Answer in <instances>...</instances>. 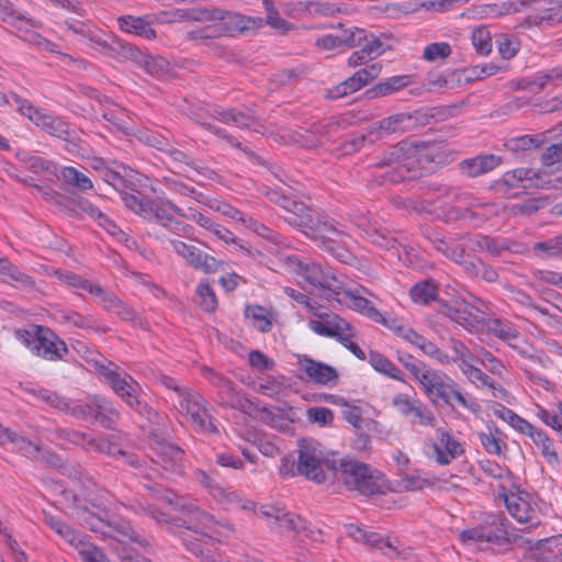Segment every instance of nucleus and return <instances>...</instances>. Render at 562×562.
I'll use <instances>...</instances> for the list:
<instances>
[{"label": "nucleus", "mask_w": 562, "mask_h": 562, "mask_svg": "<svg viewBox=\"0 0 562 562\" xmlns=\"http://www.w3.org/2000/svg\"><path fill=\"white\" fill-rule=\"evenodd\" d=\"M119 25L122 31L133 33L147 40L155 38L157 33L144 18L125 15L119 18Z\"/></svg>", "instance_id": "nucleus-42"}, {"label": "nucleus", "mask_w": 562, "mask_h": 562, "mask_svg": "<svg viewBox=\"0 0 562 562\" xmlns=\"http://www.w3.org/2000/svg\"><path fill=\"white\" fill-rule=\"evenodd\" d=\"M351 32H361L363 37H361L360 43L357 46H361V48L366 52L367 57L371 60L381 56L385 49L386 45L379 37L373 34L367 35L366 31L362 29L353 27Z\"/></svg>", "instance_id": "nucleus-51"}, {"label": "nucleus", "mask_w": 562, "mask_h": 562, "mask_svg": "<svg viewBox=\"0 0 562 562\" xmlns=\"http://www.w3.org/2000/svg\"><path fill=\"white\" fill-rule=\"evenodd\" d=\"M499 206L496 203L480 202V206L475 210H471L468 220L465 222L474 226H481L488 220L499 214Z\"/></svg>", "instance_id": "nucleus-52"}, {"label": "nucleus", "mask_w": 562, "mask_h": 562, "mask_svg": "<svg viewBox=\"0 0 562 562\" xmlns=\"http://www.w3.org/2000/svg\"><path fill=\"white\" fill-rule=\"evenodd\" d=\"M346 531L355 541L376 548L391 559L398 554L397 548L390 540H384L383 537L376 532L367 531L353 524L347 525Z\"/></svg>", "instance_id": "nucleus-29"}, {"label": "nucleus", "mask_w": 562, "mask_h": 562, "mask_svg": "<svg viewBox=\"0 0 562 562\" xmlns=\"http://www.w3.org/2000/svg\"><path fill=\"white\" fill-rule=\"evenodd\" d=\"M293 211L285 216V221L301 229L306 236L315 243L321 240L326 234L342 236L344 231L334 225L333 222L325 220L317 211L307 207L303 203H292Z\"/></svg>", "instance_id": "nucleus-6"}, {"label": "nucleus", "mask_w": 562, "mask_h": 562, "mask_svg": "<svg viewBox=\"0 0 562 562\" xmlns=\"http://www.w3.org/2000/svg\"><path fill=\"white\" fill-rule=\"evenodd\" d=\"M314 315L319 319H311L308 327L319 336L335 338L339 341L348 330H351V324L337 314H321L315 311Z\"/></svg>", "instance_id": "nucleus-26"}, {"label": "nucleus", "mask_w": 562, "mask_h": 562, "mask_svg": "<svg viewBox=\"0 0 562 562\" xmlns=\"http://www.w3.org/2000/svg\"><path fill=\"white\" fill-rule=\"evenodd\" d=\"M291 266L296 273L308 284L318 289L336 290L337 279L329 268H323L313 261H303L297 257L289 258Z\"/></svg>", "instance_id": "nucleus-19"}, {"label": "nucleus", "mask_w": 562, "mask_h": 562, "mask_svg": "<svg viewBox=\"0 0 562 562\" xmlns=\"http://www.w3.org/2000/svg\"><path fill=\"white\" fill-rule=\"evenodd\" d=\"M71 440L78 445H82L89 450L109 453L113 456H116L117 453L122 456L125 459V462L131 467L138 469L140 472H144L146 470V461L143 458L131 452H125L119 449L116 446H113L103 439L91 438L86 434L75 431L72 432Z\"/></svg>", "instance_id": "nucleus-23"}, {"label": "nucleus", "mask_w": 562, "mask_h": 562, "mask_svg": "<svg viewBox=\"0 0 562 562\" xmlns=\"http://www.w3.org/2000/svg\"><path fill=\"white\" fill-rule=\"evenodd\" d=\"M9 105L11 108L16 109L22 115L33 120V114L35 113V109L31 103L23 100L16 94H4L0 92V105Z\"/></svg>", "instance_id": "nucleus-61"}, {"label": "nucleus", "mask_w": 562, "mask_h": 562, "mask_svg": "<svg viewBox=\"0 0 562 562\" xmlns=\"http://www.w3.org/2000/svg\"><path fill=\"white\" fill-rule=\"evenodd\" d=\"M472 45L480 55H488L492 52V35L487 27L480 26L472 32Z\"/></svg>", "instance_id": "nucleus-55"}, {"label": "nucleus", "mask_w": 562, "mask_h": 562, "mask_svg": "<svg viewBox=\"0 0 562 562\" xmlns=\"http://www.w3.org/2000/svg\"><path fill=\"white\" fill-rule=\"evenodd\" d=\"M412 82V76H393L367 90V95L370 99L390 95L409 86Z\"/></svg>", "instance_id": "nucleus-39"}, {"label": "nucleus", "mask_w": 562, "mask_h": 562, "mask_svg": "<svg viewBox=\"0 0 562 562\" xmlns=\"http://www.w3.org/2000/svg\"><path fill=\"white\" fill-rule=\"evenodd\" d=\"M60 178L67 186L74 187L79 191H87L93 188L91 179L75 167H64L60 170Z\"/></svg>", "instance_id": "nucleus-49"}, {"label": "nucleus", "mask_w": 562, "mask_h": 562, "mask_svg": "<svg viewBox=\"0 0 562 562\" xmlns=\"http://www.w3.org/2000/svg\"><path fill=\"white\" fill-rule=\"evenodd\" d=\"M260 515L266 518L268 522L278 525L280 528L296 535L304 533L306 537H312L314 533L301 516L286 512L283 507L265 504L260 507Z\"/></svg>", "instance_id": "nucleus-20"}, {"label": "nucleus", "mask_w": 562, "mask_h": 562, "mask_svg": "<svg viewBox=\"0 0 562 562\" xmlns=\"http://www.w3.org/2000/svg\"><path fill=\"white\" fill-rule=\"evenodd\" d=\"M420 154V149L416 146L401 142L376 157L374 166L391 169L383 175L385 181L400 182L418 176Z\"/></svg>", "instance_id": "nucleus-2"}, {"label": "nucleus", "mask_w": 562, "mask_h": 562, "mask_svg": "<svg viewBox=\"0 0 562 562\" xmlns=\"http://www.w3.org/2000/svg\"><path fill=\"white\" fill-rule=\"evenodd\" d=\"M507 519L502 515H490L483 525L462 530L460 541L468 548L484 550L490 543H498L507 536Z\"/></svg>", "instance_id": "nucleus-10"}, {"label": "nucleus", "mask_w": 562, "mask_h": 562, "mask_svg": "<svg viewBox=\"0 0 562 562\" xmlns=\"http://www.w3.org/2000/svg\"><path fill=\"white\" fill-rule=\"evenodd\" d=\"M176 14L182 20L216 22L221 36L261 29L265 21L260 16H247L237 12H227L220 9L188 12L177 10Z\"/></svg>", "instance_id": "nucleus-5"}, {"label": "nucleus", "mask_w": 562, "mask_h": 562, "mask_svg": "<svg viewBox=\"0 0 562 562\" xmlns=\"http://www.w3.org/2000/svg\"><path fill=\"white\" fill-rule=\"evenodd\" d=\"M419 376L418 382L431 401L435 402L439 398L445 402L449 398V393L456 382L447 374L428 368L425 373Z\"/></svg>", "instance_id": "nucleus-27"}, {"label": "nucleus", "mask_w": 562, "mask_h": 562, "mask_svg": "<svg viewBox=\"0 0 562 562\" xmlns=\"http://www.w3.org/2000/svg\"><path fill=\"white\" fill-rule=\"evenodd\" d=\"M562 535L540 539L535 542L536 552L532 555L543 562H554L562 555Z\"/></svg>", "instance_id": "nucleus-40"}, {"label": "nucleus", "mask_w": 562, "mask_h": 562, "mask_svg": "<svg viewBox=\"0 0 562 562\" xmlns=\"http://www.w3.org/2000/svg\"><path fill=\"white\" fill-rule=\"evenodd\" d=\"M488 330L499 339L507 341L510 347L517 349L519 353L526 355V351L512 341L519 338V331L512 323L501 318H493L487 324Z\"/></svg>", "instance_id": "nucleus-41"}, {"label": "nucleus", "mask_w": 562, "mask_h": 562, "mask_svg": "<svg viewBox=\"0 0 562 562\" xmlns=\"http://www.w3.org/2000/svg\"><path fill=\"white\" fill-rule=\"evenodd\" d=\"M529 438L540 451L546 462L552 469H558L561 461L558 452L555 451L553 440L548 436V434L543 429L537 428L533 432H531Z\"/></svg>", "instance_id": "nucleus-38"}, {"label": "nucleus", "mask_w": 562, "mask_h": 562, "mask_svg": "<svg viewBox=\"0 0 562 562\" xmlns=\"http://www.w3.org/2000/svg\"><path fill=\"white\" fill-rule=\"evenodd\" d=\"M245 316L261 333L269 331L272 327L271 316L267 308L260 305H248L245 308Z\"/></svg>", "instance_id": "nucleus-48"}, {"label": "nucleus", "mask_w": 562, "mask_h": 562, "mask_svg": "<svg viewBox=\"0 0 562 562\" xmlns=\"http://www.w3.org/2000/svg\"><path fill=\"white\" fill-rule=\"evenodd\" d=\"M296 472L316 483L324 482L336 471L333 454L317 440L303 438L297 443Z\"/></svg>", "instance_id": "nucleus-3"}, {"label": "nucleus", "mask_w": 562, "mask_h": 562, "mask_svg": "<svg viewBox=\"0 0 562 562\" xmlns=\"http://www.w3.org/2000/svg\"><path fill=\"white\" fill-rule=\"evenodd\" d=\"M173 408L183 423L202 434H216L211 405L196 391L189 389L175 393Z\"/></svg>", "instance_id": "nucleus-4"}, {"label": "nucleus", "mask_w": 562, "mask_h": 562, "mask_svg": "<svg viewBox=\"0 0 562 562\" xmlns=\"http://www.w3.org/2000/svg\"><path fill=\"white\" fill-rule=\"evenodd\" d=\"M169 244L172 250L182 257L194 269L201 270L205 273H214L218 270L220 261L196 246L178 239H171Z\"/></svg>", "instance_id": "nucleus-22"}, {"label": "nucleus", "mask_w": 562, "mask_h": 562, "mask_svg": "<svg viewBox=\"0 0 562 562\" xmlns=\"http://www.w3.org/2000/svg\"><path fill=\"white\" fill-rule=\"evenodd\" d=\"M498 54L504 59H512L518 53L520 43L515 35L501 34L495 40Z\"/></svg>", "instance_id": "nucleus-59"}, {"label": "nucleus", "mask_w": 562, "mask_h": 562, "mask_svg": "<svg viewBox=\"0 0 562 562\" xmlns=\"http://www.w3.org/2000/svg\"><path fill=\"white\" fill-rule=\"evenodd\" d=\"M213 475L214 472L207 473L201 469H196L194 471V480L201 484L224 508L252 509V504L250 502L245 501L237 491L221 486Z\"/></svg>", "instance_id": "nucleus-14"}, {"label": "nucleus", "mask_w": 562, "mask_h": 562, "mask_svg": "<svg viewBox=\"0 0 562 562\" xmlns=\"http://www.w3.org/2000/svg\"><path fill=\"white\" fill-rule=\"evenodd\" d=\"M121 199L127 209L147 221L169 228H177L180 225L169 212L172 211L168 205L169 200L150 201L137 190L122 191Z\"/></svg>", "instance_id": "nucleus-7"}, {"label": "nucleus", "mask_w": 562, "mask_h": 562, "mask_svg": "<svg viewBox=\"0 0 562 562\" xmlns=\"http://www.w3.org/2000/svg\"><path fill=\"white\" fill-rule=\"evenodd\" d=\"M532 251L535 256L541 259L552 257L562 258V236H555L553 238L535 243Z\"/></svg>", "instance_id": "nucleus-50"}, {"label": "nucleus", "mask_w": 562, "mask_h": 562, "mask_svg": "<svg viewBox=\"0 0 562 562\" xmlns=\"http://www.w3.org/2000/svg\"><path fill=\"white\" fill-rule=\"evenodd\" d=\"M0 277L7 282H16L24 284L29 281V277L13 266L5 257H0Z\"/></svg>", "instance_id": "nucleus-62"}, {"label": "nucleus", "mask_w": 562, "mask_h": 562, "mask_svg": "<svg viewBox=\"0 0 562 562\" xmlns=\"http://www.w3.org/2000/svg\"><path fill=\"white\" fill-rule=\"evenodd\" d=\"M60 319L81 329L100 330L98 321L92 315H82L76 311L70 310L61 312Z\"/></svg>", "instance_id": "nucleus-53"}, {"label": "nucleus", "mask_w": 562, "mask_h": 562, "mask_svg": "<svg viewBox=\"0 0 562 562\" xmlns=\"http://www.w3.org/2000/svg\"><path fill=\"white\" fill-rule=\"evenodd\" d=\"M562 82V67H554L544 71L537 72L530 85L540 89L553 88Z\"/></svg>", "instance_id": "nucleus-54"}, {"label": "nucleus", "mask_w": 562, "mask_h": 562, "mask_svg": "<svg viewBox=\"0 0 562 562\" xmlns=\"http://www.w3.org/2000/svg\"><path fill=\"white\" fill-rule=\"evenodd\" d=\"M430 447V458L439 465H449L465 452L464 443L442 427L436 429V438Z\"/></svg>", "instance_id": "nucleus-16"}, {"label": "nucleus", "mask_w": 562, "mask_h": 562, "mask_svg": "<svg viewBox=\"0 0 562 562\" xmlns=\"http://www.w3.org/2000/svg\"><path fill=\"white\" fill-rule=\"evenodd\" d=\"M37 127L58 138H67L69 125L60 117L43 114L37 111Z\"/></svg>", "instance_id": "nucleus-45"}, {"label": "nucleus", "mask_w": 562, "mask_h": 562, "mask_svg": "<svg viewBox=\"0 0 562 562\" xmlns=\"http://www.w3.org/2000/svg\"><path fill=\"white\" fill-rule=\"evenodd\" d=\"M47 524L70 546H72L85 562H112L87 537L79 535L65 522L54 517H46Z\"/></svg>", "instance_id": "nucleus-13"}, {"label": "nucleus", "mask_w": 562, "mask_h": 562, "mask_svg": "<svg viewBox=\"0 0 562 562\" xmlns=\"http://www.w3.org/2000/svg\"><path fill=\"white\" fill-rule=\"evenodd\" d=\"M333 475L348 490L363 496L382 495L389 491L381 472L356 459H341Z\"/></svg>", "instance_id": "nucleus-1"}, {"label": "nucleus", "mask_w": 562, "mask_h": 562, "mask_svg": "<svg viewBox=\"0 0 562 562\" xmlns=\"http://www.w3.org/2000/svg\"><path fill=\"white\" fill-rule=\"evenodd\" d=\"M442 313L465 329L474 327L480 316L479 308L464 300L451 301L445 305Z\"/></svg>", "instance_id": "nucleus-30"}, {"label": "nucleus", "mask_w": 562, "mask_h": 562, "mask_svg": "<svg viewBox=\"0 0 562 562\" xmlns=\"http://www.w3.org/2000/svg\"><path fill=\"white\" fill-rule=\"evenodd\" d=\"M205 376L217 387V396L221 405L240 411L247 408L249 402L236 389L233 381L214 372L212 369H206Z\"/></svg>", "instance_id": "nucleus-24"}, {"label": "nucleus", "mask_w": 562, "mask_h": 562, "mask_svg": "<svg viewBox=\"0 0 562 562\" xmlns=\"http://www.w3.org/2000/svg\"><path fill=\"white\" fill-rule=\"evenodd\" d=\"M66 25L72 33L79 35L82 40L90 42L92 48H97L108 56L119 54L123 58H135L138 55V50L131 44L122 42H115L113 45L108 44L106 41L99 36L97 31L90 29L86 24H74L67 22Z\"/></svg>", "instance_id": "nucleus-17"}, {"label": "nucleus", "mask_w": 562, "mask_h": 562, "mask_svg": "<svg viewBox=\"0 0 562 562\" xmlns=\"http://www.w3.org/2000/svg\"><path fill=\"white\" fill-rule=\"evenodd\" d=\"M367 237L371 240L372 244H375L383 249H393L397 245V240L380 225L372 227V232H369Z\"/></svg>", "instance_id": "nucleus-64"}, {"label": "nucleus", "mask_w": 562, "mask_h": 562, "mask_svg": "<svg viewBox=\"0 0 562 562\" xmlns=\"http://www.w3.org/2000/svg\"><path fill=\"white\" fill-rule=\"evenodd\" d=\"M409 295L417 304H428L430 301L436 300L438 295V285L430 279L417 282L411 289Z\"/></svg>", "instance_id": "nucleus-47"}, {"label": "nucleus", "mask_w": 562, "mask_h": 562, "mask_svg": "<svg viewBox=\"0 0 562 562\" xmlns=\"http://www.w3.org/2000/svg\"><path fill=\"white\" fill-rule=\"evenodd\" d=\"M168 205L172 210V212H175L179 216H182V217H186L188 220L195 222L201 227L205 228L206 231H209L211 233L213 231V227H215V225L217 224L209 216H206L193 209H189L188 212H184L182 209H180L172 202H168Z\"/></svg>", "instance_id": "nucleus-58"}, {"label": "nucleus", "mask_w": 562, "mask_h": 562, "mask_svg": "<svg viewBox=\"0 0 562 562\" xmlns=\"http://www.w3.org/2000/svg\"><path fill=\"white\" fill-rule=\"evenodd\" d=\"M77 206L79 211L95 221L110 235L116 237L119 240L128 241L126 234L92 202L87 199H80L77 202Z\"/></svg>", "instance_id": "nucleus-31"}, {"label": "nucleus", "mask_w": 562, "mask_h": 562, "mask_svg": "<svg viewBox=\"0 0 562 562\" xmlns=\"http://www.w3.org/2000/svg\"><path fill=\"white\" fill-rule=\"evenodd\" d=\"M297 367L306 379L315 384L327 385L338 380L337 370L324 362L316 361L307 356H299Z\"/></svg>", "instance_id": "nucleus-28"}, {"label": "nucleus", "mask_w": 562, "mask_h": 562, "mask_svg": "<svg viewBox=\"0 0 562 562\" xmlns=\"http://www.w3.org/2000/svg\"><path fill=\"white\" fill-rule=\"evenodd\" d=\"M214 116L225 124H234L238 127L250 128L257 133L263 132V126L254 116L239 112L235 109L225 110L217 108L214 110Z\"/></svg>", "instance_id": "nucleus-35"}, {"label": "nucleus", "mask_w": 562, "mask_h": 562, "mask_svg": "<svg viewBox=\"0 0 562 562\" xmlns=\"http://www.w3.org/2000/svg\"><path fill=\"white\" fill-rule=\"evenodd\" d=\"M37 401L66 412L78 419L87 420L93 415V395L87 396L86 400H69L47 390H41L37 391Z\"/></svg>", "instance_id": "nucleus-18"}, {"label": "nucleus", "mask_w": 562, "mask_h": 562, "mask_svg": "<svg viewBox=\"0 0 562 562\" xmlns=\"http://www.w3.org/2000/svg\"><path fill=\"white\" fill-rule=\"evenodd\" d=\"M470 276L479 277L487 282H495L498 278L497 271L483 263L482 261H472L465 262V269H464Z\"/></svg>", "instance_id": "nucleus-63"}, {"label": "nucleus", "mask_w": 562, "mask_h": 562, "mask_svg": "<svg viewBox=\"0 0 562 562\" xmlns=\"http://www.w3.org/2000/svg\"><path fill=\"white\" fill-rule=\"evenodd\" d=\"M369 363L375 371L397 381L404 380L401 370L391 360L378 351H370Z\"/></svg>", "instance_id": "nucleus-46"}, {"label": "nucleus", "mask_w": 562, "mask_h": 562, "mask_svg": "<svg viewBox=\"0 0 562 562\" xmlns=\"http://www.w3.org/2000/svg\"><path fill=\"white\" fill-rule=\"evenodd\" d=\"M429 239L437 251L441 252L445 257L456 263L461 265L463 269H465V262H470V259H468L462 244L453 239L442 238L436 233H434L432 236H429Z\"/></svg>", "instance_id": "nucleus-34"}, {"label": "nucleus", "mask_w": 562, "mask_h": 562, "mask_svg": "<svg viewBox=\"0 0 562 562\" xmlns=\"http://www.w3.org/2000/svg\"><path fill=\"white\" fill-rule=\"evenodd\" d=\"M430 481L420 475L418 471L404 474L397 482L396 488L397 492H408V491H420L425 486L430 485Z\"/></svg>", "instance_id": "nucleus-57"}, {"label": "nucleus", "mask_w": 562, "mask_h": 562, "mask_svg": "<svg viewBox=\"0 0 562 562\" xmlns=\"http://www.w3.org/2000/svg\"><path fill=\"white\" fill-rule=\"evenodd\" d=\"M361 292L367 291L361 289ZM347 296L349 297L351 307L355 311L362 313L376 323H385L383 315L372 305L369 300L360 294V290H356L355 292L348 291Z\"/></svg>", "instance_id": "nucleus-44"}, {"label": "nucleus", "mask_w": 562, "mask_h": 562, "mask_svg": "<svg viewBox=\"0 0 562 562\" xmlns=\"http://www.w3.org/2000/svg\"><path fill=\"white\" fill-rule=\"evenodd\" d=\"M508 513L519 524L526 525L530 530L540 525L539 506L537 498L526 491L503 494Z\"/></svg>", "instance_id": "nucleus-12"}, {"label": "nucleus", "mask_w": 562, "mask_h": 562, "mask_svg": "<svg viewBox=\"0 0 562 562\" xmlns=\"http://www.w3.org/2000/svg\"><path fill=\"white\" fill-rule=\"evenodd\" d=\"M562 183L558 176L549 173L547 170H535L529 168H516L503 175L496 182L498 190L508 193L512 189H554Z\"/></svg>", "instance_id": "nucleus-8"}, {"label": "nucleus", "mask_w": 562, "mask_h": 562, "mask_svg": "<svg viewBox=\"0 0 562 562\" xmlns=\"http://www.w3.org/2000/svg\"><path fill=\"white\" fill-rule=\"evenodd\" d=\"M169 244L172 250L182 257L194 269L201 270L205 273H214L218 270L220 261L196 246L178 239H171Z\"/></svg>", "instance_id": "nucleus-21"}, {"label": "nucleus", "mask_w": 562, "mask_h": 562, "mask_svg": "<svg viewBox=\"0 0 562 562\" xmlns=\"http://www.w3.org/2000/svg\"><path fill=\"white\" fill-rule=\"evenodd\" d=\"M363 37L361 32H351L350 30H339L335 34H325L318 37L315 45L324 50H333L342 47H355Z\"/></svg>", "instance_id": "nucleus-33"}, {"label": "nucleus", "mask_w": 562, "mask_h": 562, "mask_svg": "<svg viewBox=\"0 0 562 562\" xmlns=\"http://www.w3.org/2000/svg\"><path fill=\"white\" fill-rule=\"evenodd\" d=\"M9 445L13 450H16L24 456H30L35 450L31 440L21 435H18L0 423V446L5 447Z\"/></svg>", "instance_id": "nucleus-43"}, {"label": "nucleus", "mask_w": 562, "mask_h": 562, "mask_svg": "<svg viewBox=\"0 0 562 562\" xmlns=\"http://www.w3.org/2000/svg\"><path fill=\"white\" fill-rule=\"evenodd\" d=\"M67 353V345L57 334L46 326L37 325V357L58 361Z\"/></svg>", "instance_id": "nucleus-25"}, {"label": "nucleus", "mask_w": 562, "mask_h": 562, "mask_svg": "<svg viewBox=\"0 0 562 562\" xmlns=\"http://www.w3.org/2000/svg\"><path fill=\"white\" fill-rule=\"evenodd\" d=\"M95 370L131 408L143 413L147 405L138 398L139 385L131 375L120 372L112 362H95Z\"/></svg>", "instance_id": "nucleus-9"}, {"label": "nucleus", "mask_w": 562, "mask_h": 562, "mask_svg": "<svg viewBox=\"0 0 562 562\" xmlns=\"http://www.w3.org/2000/svg\"><path fill=\"white\" fill-rule=\"evenodd\" d=\"M530 23L537 25H552L562 22V7L555 5L543 9L538 13L529 16Z\"/></svg>", "instance_id": "nucleus-60"}, {"label": "nucleus", "mask_w": 562, "mask_h": 562, "mask_svg": "<svg viewBox=\"0 0 562 562\" xmlns=\"http://www.w3.org/2000/svg\"><path fill=\"white\" fill-rule=\"evenodd\" d=\"M149 447L153 461L171 473H181L183 468V450L167 442L156 431H151Z\"/></svg>", "instance_id": "nucleus-15"}, {"label": "nucleus", "mask_w": 562, "mask_h": 562, "mask_svg": "<svg viewBox=\"0 0 562 562\" xmlns=\"http://www.w3.org/2000/svg\"><path fill=\"white\" fill-rule=\"evenodd\" d=\"M93 415L92 419L102 427L113 429L120 418V412L105 397L93 395Z\"/></svg>", "instance_id": "nucleus-36"}, {"label": "nucleus", "mask_w": 562, "mask_h": 562, "mask_svg": "<svg viewBox=\"0 0 562 562\" xmlns=\"http://www.w3.org/2000/svg\"><path fill=\"white\" fill-rule=\"evenodd\" d=\"M453 201L459 204L456 210V218L468 220L471 210H475L480 206L481 200L470 193H457L453 196Z\"/></svg>", "instance_id": "nucleus-56"}, {"label": "nucleus", "mask_w": 562, "mask_h": 562, "mask_svg": "<svg viewBox=\"0 0 562 562\" xmlns=\"http://www.w3.org/2000/svg\"><path fill=\"white\" fill-rule=\"evenodd\" d=\"M501 164L502 158L499 156L485 154L462 160L459 164V168L462 175L475 178L494 170Z\"/></svg>", "instance_id": "nucleus-32"}, {"label": "nucleus", "mask_w": 562, "mask_h": 562, "mask_svg": "<svg viewBox=\"0 0 562 562\" xmlns=\"http://www.w3.org/2000/svg\"><path fill=\"white\" fill-rule=\"evenodd\" d=\"M430 119L431 116L422 110L414 112H400L373 123L369 127L368 134L370 136L376 134L378 137H383L396 133H404L406 131L427 125L430 122Z\"/></svg>", "instance_id": "nucleus-11"}, {"label": "nucleus", "mask_w": 562, "mask_h": 562, "mask_svg": "<svg viewBox=\"0 0 562 562\" xmlns=\"http://www.w3.org/2000/svg\"><path fill=\"white\" fill-rule=\"evenodd\" d=\"M348 235L344 232L342 236H334L330 234H326L321 240L316 244L329 252L333 257L344 263H351L353 260V256L350 250L347 248L345 239Z\"/></svg>", "instance_id": "nucleus-37"}]
</instances>
